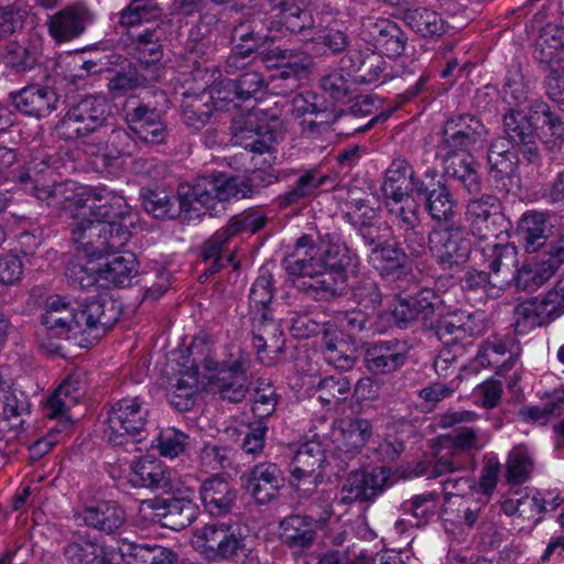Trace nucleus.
Masks as SVG:
<instances>
[{"mask_svg": "<svg viewBox=\"0 0 564 564\" xmlns=\"http://www.w3.org/2000/svg\"><path fill=\"white\" fill-rule=\"evenodd\" d=\"M465 220L470 234L479 240L497 238L502 220L500 199L491 194L471 198L466 205Z\"/></svg>", "mask_w": 564, "mask_h": 564, "instance_id": "nucleus-15", "label": "nucleus"}, {"mask_svg": "<svg viewBox=\"0 0 564 564\" xmlns=\"http://www.w3.org/2000/svg\"><path fill=\"white\" fill-rule=\"evenodd\" d=\"M245 540L232 524H206L195 532L193 546L207 560H234L245 554Z\"/></svg>", "mask_w": 564, "mask_h": 564, "instance_id": "nucleus-9", "label": "nucleus"}, {"mask_svg": "<svg viewBox=\"0 0 564 564\" xmlns=\"http://www.w3.org/2000/svg\"><path fill=\"white\" fill-rule=\"evenodd\" d=\"M85 524L107 535L120 533L127 522L124 509L116 501H102L83 511Z\"/></svg>", "mask_w": 564, "mask_h": 564, "instance_id": "nucleus-32", "label": "nucleus"}, {"mask_svg": "<svg viewBox=\"0 0 564 564\" xmlns=\"http://www.w3.org/2000/svg\"><path fill=\"white\" fill-rule=\"evenodd\" d=\"M129 480L134 487L166 489L171 485V471L152 456H143L132 464Z\"/></svg>", "mask_w": 564, "mask_h": 564, "instance_id": "nucleus-38", "label": "nucleus"}, {"mask_svg": "<svg viewBox=\"0 0 564 564\" xmlns=\"http://www.w3.org/2000/svg\"><path fill=\"white\" fill-rule=\"evenodd\" d=\"M3 58L7 67L15 73H25L37 64L39 51L35 45L11 42L6 46Z\"/></svg>", "mask_w": 564, "mask_h": 564, "instance_id": "nucleus-55", "label": "nucleus"}, {"mask_svg": "<svg viewBox=\"0 0 564 564\" xmlns=\"http://www.w3.org/2000/svg\"><path fill=\"white\" fill-rule=\"evenodd\" d=\"M532 300L534 301L535 315L541 326L547 324L564 311V286H556L549 291L540 301L536 297Z\"/></svg>", "mask_w": 564, "mask_h": 564, "instance_id": "nucleus-61", "label": "nucleus"}, {"mask_svg": "<svg viewBox=\"0 0 564 564\" xmlns=\"http://www.w3.org/2000/svg\"><path fill=\"white\" fill-rule=\"evenodd\" d=\"M99 271L100 264L94 263L91 258H88L86 262L75 259L67 263L65 276L70 286L85 290L101 281Z\"/></svg>", "mask_w": 564, "mask_h": 564, "instance_id": "nucleus-53", "label": "nucleus"}, {"mask_svg": "<svg viewBox=\"0 0 564 564\" xmlns=\"http://www.w3.org/2000/svg\"><path fill=\"white\" fill-rule=\"evenodd\" d=\"M334 181L328 175H319L315 170L305 171L293 187L276 198L280 208L300 204L317 194L319 189L329 191Z\"/></svg>", "mask_w": 564, "mask_h": 564, "instance_id": "nucleus-34", "label": "nucleus"}, {"mask_svg": "<svg viewBox=\"0 0 564 564\" xmlns=\"http://www.w3.org/2000/svg\"><path fill=\"white\" fill-rule=\"evenodd\" d=\"M270 3L282 26L291 33L302 35L305 41L315 40V20L303 0H270Z\"/></svg>", "mask_w": 564, "mask_h": 564, "instance_id": "nucleus-27", "label": "nucleus"}, {"mask_svg": "<svg viewBox=\"0 0 564 564\" xmlns=\"http://www.w3.org/2000/svg\"><path fill=\"white\" fill-rule=\"evenodd\" d=\"M413 195L423 200L425 212L434 221L445 226L455 224L453 218L456 214L457 202L447 185L432 189L424 186V188L421 187V193Z\"/></svg>", "mask_w": 564, "mask_h": 564, "instance_id": "nucleus-36", "label": "nucleus"}, {"mask_svg": "<svg viewBox=\"0 0 564 564\" xmlns=\"http://www.w3.org/2000/svg\"><path fill=\"white\" fill-rule=\"evenodd\" d=\"M350 290L351 299L360 308L375 313L382 304L380 284L371 276H361Z\"/></svg>", "mask_w": 564, "mask_h": 564, "instance_id": "nucleus-54", "label": "nucleus"}, {"mask_svg": "<svg viewBox=\"0 0 564 564\" xmlns=\"http://www.w3.org/2000/svg\"><path fill=\"white\" fill-rule=\"evenodd\" d=\"M110 107L104 97L85 96L74 102L55 126L58 139L75 141L107 124Z\"/></svg>", "mask_w": 564, "mask_h": 564, "instance_id": "nucleus-3", "label": "nucleus"}, {"mask_svg": "<svg viewBox=\"0 0 564 564\" xmlns=\"http://www.w3.org/2000/svg\"><path fill=\"white\" fill-rule=\"evenodd\" d=\"M476 161L471 155H466L459 162L458 167H447V173L458 181L470 195H477L481 191V180L476 170Z\"/></svg>", "mask_w": 564, "mask_h": 564, "instance_id": "nucleus-62", "label": "nucleus"}, {"mask_svg": "<svg viewBox=\"0 0 564 564\" xmlns=\"http://www.w3.org/2000/svg\"><path fill=\"white\" fill-rule=\"evenodd\" d=\"M256 115L249 113L242 121L235 122V135L243 148L253 153L263 154L272 150L274 132L267 127L254 124Z\"/></svg>", "mask_w": 564, "mask_h": 564, "instance_id": "nucleus-41", "label": "nucleus"}, {"mask_svg": "<svg viewBox=\"0 0 564 564\" xmlns=\"http://www.w3.org/2000/svg\"><path fill=\"white\" fill-rule=\"evenodd\" d=\"M386 67L387 62L383 56L369 48L348 51L340 59L341 70L347 72L358 85L376 83Z\"/></svg>", "mask_w": 564, "mask_h": 564, "instance_id": "nucleus-24", "label": "nucleus"}, {"mask_svg": "<svg viewBox=\"0 0 564 564\" xmlns=\"http://www.w3.org/2000/svg\"><path fill=\"white\" fill-rule=\"evenodd\" d=\"M442 301L431 289H423L414 296L400 299L393 310L388 314L393 325L408 328L409 325L420 319L426 329L442 313Z\"/></svg>", "mask_w": 564, "mask_h": 564, "instance_id": "nucleus-13", "label": "nucleus"}, {"mask_svg": "<svg viewBox=\"0 0 564 564\" xmlns=\"http://www.w3.org/2000/svg\"><path fill=\"white\" fill-rule=\"evenodd\" d=\"M80 216L99 221L122 224L127 231L134 226V217L126 198L105 185L87 188L76 200Z\"/></svg>", "mask_w": 564, "mask_h": 564, "instance_id": "nucleus-7", "label": "nucleus"}, {"mask_svg": "<svg viewBox=\"0 0 564 564\" xmlns=\"http://www.w3.org/2000/svg\"><path fill=\"white\" fill-rule=\"evenodd\" d=\"M518 152L505 138H496L491 141L487 161L489 175L494 181L501 182L516 175L519 164Z\"/></svg>", "mask_w": 564, "mask_h": 564, "instance_id": "nucleus-35", "label": "nucleus"}, {"mask_svg": "<svg viewBox=\"0 0 564 564\" xmlns=\"http://www.w3.org/2000/svg\"><path fill=\"white\" fill-rule=\"evenodd\" d=\"M343 334L335 325H326L323 332L325 359L328 364L340 370H349L355 366L356 351L343 338Z\"/></svg>", "mask_w": 564, "mask_h": 564, "instance_id": "nucleus-42", "label": "nucleus"}, {"mask_svg": "<svg viewBox=\"0 0 564 564\" xmlns=\"http://www.w3.org/2000/svg\"><path fill=\"white\" fill-rule=\"evenodd\" d=\"M199 496L205 511L214 518L230 514L237 503V490L218 475L200 485Z\"/></svg>", "mask_w": 564, "mask_h": 564, "instance_id": "nucleus-29", "label": "nucleus"}, {"mask_svg": "<svg viewBox=\"0 0 564 564\" xmlns=\"http://www.w3.org/2000/svg\"><path fill=\"white\" fill-rule=\"evenodd\" d=\"M533 115H536V120L542 117L543 127L546 128L544 132L545 139L543 142L549 149L561 147L564 143V122L561 118L551 111L549 105L540 102L532 107Z\"/></svg>", "mask_w": 564, "mask_h": 564, "instance_id": "nucleus-56", "label": "nucleus"}, {"mask_svg": "<svg viewBox=\"0 0 564 564\" xmlns=\"http://www.w3.org/2000/svg\"><path fill=\"white\" fill-rule=\"evenodd\" d=\"M107 161L132 158L140 151L137 140L129 131L117 128L111 130L106 142L99 149Z\"/></svg>", "mask_w": 564, "mask_h": 564, "instance_id": "nucleus-48", "label": "nucleus"}, {"mask_svg": "<svg viewBox=\"0 0 564 564\" xmlns=\"http://www.w3.org/2000/svg\"><path fill=\"white\" fill-rule=\"evenodd\" d=\"M552 226L544 213L529 210L520 218L516 234L527 253H533L543 248L551 234Z\"/></svg>", "mask_w": 564, "mask_h": 564, "instance_id": "nucleus-31", "label": "nucleus"}, {"mask_svg": "<svg viewBox=\"0 0 564 564\" xmlns=\"http://www.w3.org/2000/svg\"><path fill=\"white\" fill-rule=\"evenodd\" d=\"M198 458L206 473L217 474L232 466L234 452L227 446L206 444L200 448Z\"/></svg>", "mask_w": 564, "mask_h": 564, "instance_id": "nucleus-58", "label": "nucleus"}, {"mask_svg": "<svg viewBox=\"0 0 564 564\" xmlns=\"http://www.w3.org/2000/svg\"><path fill=\"white\" fill-rule=\"evenodd\" d=\"M206 368L215 371L208 383L213 393L231 403L241 402L248 392V360L242 357L231 362L206 361Z\"/></svg>", "mask_w": 564, "mask_h": 564, "instance_id": "nucleus-10", "label": "nucleus"}, {"mask_svg": "<svg viewBox=\"0 0 564 564\" xmlns=\"http://www.w3.org/2000/svg\"><path fill=\"white\" fill-rule=\"evenodd\" d=\"M160 14L161 9L158 4L148 0H131L120 14V23L127 26H134L143 21L156 19Z\"/></svg>", "mask_w": 564, "mask_h": 564, "instance_id": "nucleus-64", "label": "nucleus"}, {"mask_svg": "<svg viewBox=\"0 0 564 564\" xmlns=\"http://www.w3.org/2000/svg\"><path fill=\"white\" fill-rule=\"evenodd\" d=\"M414 172L404 159H394L386 171L383 183L381 186L382 194L386 198H390L395 203H401L405 197H410L412 193L408 186H403L405 180H410V173Z\"/></svg>", "mask_w": 564, "mask_h": 564, "instance_id": "nucleus-46", "label": "nucleus"}, {"mask_svg": "<svg viewBox=\"0 0 564 564\" xmlns=\"http://www.w3.org/2000/svg\"><path fill=\"white\" fill-rule=\"evenodd\" d=\"M536 115L531 110L530 115L521 110L510 109L503 116L505 139L530 162L540 160L539 134L533 123Z\"/></svg>", "mask_w": 564, "mask_h": 564, "instance_id": "nucleus-14", "label": "nucleus"}, {"mask_svg": "<svg viewBox=\"0 0 564 564\" xmlns=\"http://www.w3.org/2000/svg\"><path fill=\"white\" fill-rule=\"evenodd\" d=\"M481 252L494 273L501 270L512 273L518 268V250L513 245L488 241L481 248Z\"/></svg>", "mask_w": 564, "mask_h": 564, "instance_id": "nucleus-47", "label": "nucleus"}, {"mask_svg": "<svg viewBox=\"0 0 564 564\" xmlns=\"http://www.w3.org/2000/svg\"><path fill=\"white\" fill-rule=\"evenodd\" d=\"M129 130L143 143L161 145L166 143L169 130L154 108L139 105L126 113Z\"/></svg>", "mask_w": 564, "mask_h": 564, "instance_id": "nucleus-26", "label": "nucleus"}, {"mask_svg": "<svg viewBox=\"0 0 564 564\" xmlns=\"http://www.w3.org/2000/svg\"><path fill=\"white\" fill-rule=\"evenodd\" d=\"M163 30L159 25L130 34L127 48L133 58L145 65H153L163 57Z\"/></svg>", "mask_w": 564, "mask_h": 564, "instance_id": "nucleus-37", "label": "nucleus"}, {"mask_svg": "<svg viewBox=\"0 0 564 564\" xmlns=\"http://www.w3.org/2000/svg\"><path fill=\"white\" fill-rule=\"evenodd\" d=\"M59 97L54 88L39 83L10 91L7 102L18 112L34 118H45L57 109Z\"/></svg>", "mask_w": 564, "mask_h": 564, "instance_id": "nucleus-17", "label": "nucleus"}, {"mask_svg": "<svg viewBox=\"0 0 564 564\" xmlns=\"http://www.w3.org/2000/svg\"><path fill=\"white\" fill-rule=\"evenodd\" d=\"M140 199L144 210L156 219L177 218L182 223H191L202 218L188 183L178 185L175 196L163 189L142 187Z\"/></svg>", "mask_w": 564, "mask_h": 564, "instance_id": "nucleus-6", "label": "nucleus"}, {"mask_svg": "<svg viewBox=\"0 0 564 564\" xmlns=\"http://www.w3.org/2000/svg\"><path fill=\"white\" fill-rule=\"evenodd\" d=\"M63 555L66 564H113L112 551L89 539L67 543Z\"/></svg>", "mask_w": 564, "mask_h": 564, "instance_id": "nucleus-43", "label": "nucleus"}, {"mask_svg": "<svg viewBox=\"0 0 564 564\" xmlns=\"http://www.w3.org/2000/svg\"><path fill=\"white\" fill-rule=\"evenodd\" d=\"M364 33H367L373 46L388 57H399L405 51L408 36L394 21L368 18L364 23Z\"/></svg>", "mask_w": 564, "mask_h": 564, "instance_id": "nucleus-28", "label": "nucleus"}, {"mask_svg": "<svg viewBox=\"0 0 564 564\" xmlns=\"http://www.w3.org/2000/svg\"><path fill=\"white\" fill-rule=\"evenodd\" d=\"M371 254H379L378 259L381 261L379 268L380 275L393 276L403 273L408 267L409 254L401 247V242L395 241L390 243L386 240L379 248L375 249Z\"/></svg>", "mask_w": 564, "mask_h": 564, "instance_id": "nucleus-49", "label": "nucleus"}, {"mask_svg": "<svg viewBox=\"0 0 564 564\" xmlns=\"http://www.w3.org/2000/svg\"><path fill=\"white\" fill-rule=\"evenodd\" d=\"M164 512L161 513L164 527L175 531L189 527L198 514L197 505L189 498L172 497L161 501Z\"/></svg>", "mask_w": 564, "mask_h": 564, "instance_id": "nucleus-45", "label": "nucleus"}, {"mask_svg": "<svg viewBox=\"0 0 564 564\" xmlns=\"http://www.w3.org/2000/svg\"><path fill=\"white\" fill-rule=\"evenodd\" d=\"M189 186L194 204L199 207L202 216H216L218 203L248 198L241 175L214 171L197 175Z\"/></svg>", "mask_w": 564, "mask_h": 564, "instance_id": "nucleus-5", "label": "nucleus"}, {"mask_svg": "<svg viewBox=\"0 0 564 564\" xmlns=\"http://www.w3.org/2000/svg\"><path fill=\"white\" fill-rule=\"evenodd\" d=\"M69 227L72 242L78 251L91 259L109 254L111 250L124 246L131 237V231H127L122 224L99 221L87 216L80 218L79 213Z\"/></svg>", "mask_w": 564, "mask_h": 564, "instance_id": "nucleus-2", "label": "nucleus"}, {"mask_svg": "<svg viewBox=\"0 0 564 564\" xmlns=\"http://www.w3.org/2000/svg\"><path fill=\"white\" fill-rule=\"evenodd\" d=\"M390 477L391 469L384 466L351 469L341 487L340 503L372 502L389 486Z\"/></svg>", "mask_w": 564, "mask_h": 564, "instance_id": "nucleus-12", "label": "nucleus"}, {"mask_svg": "<svg viewBox=\"0 0 564 564\" xmlns=\"http://www.w3.org/2000/svg\"><path fill=\"white\" fill-rule=\"evenodd\" d=\"M487 133L485 124L476 116L457 115L444 124L442 147L448 150L447 155L456 151H470L482 143Z\"/></svg>", "mask_w": 564, "mask_h": 564, "instance_id": "nucleus-16", "label": "nucleus"}, {"mask_svg": "<svg viewBox=\"0 0 564 564\" xmlns=\"http://www.w3.org/2000/svg\"><path fill=\"white\" fill-rule=\"evenodd\" d=\"M105 436L113 446L145 438L149 411L140 397L123 398L107 411Z\"/></svg>", "mask_w": 564, "mask_h": 564, "instance_id": "nucleus-4", "label": "nucleus"}, {"mask_svg": "<svg viewBox=\"0 0 564 564\" xmlns=\"http://www.w3.org/2000/svg\"><path fill=\"white\" fill-rule=\"evenodd\" d=\"M317 529V520L313 517L291 514L280 522V540L289 549L303 552L315 542Z\"/></svg>", "mask_w": 564, "mask_h": 564, "instance_id": "nucleus-30", "label": "nucleus"}, {"mask_svg": "<svg viewBox=\"0 0 564 564\" xmlns=\"http://www.w3.org/2000/svg\"><path fill=\"white\" fill-rule=\"evenodd\" d=\"M41 322L52 337L64 338L69 333H78L76 308L58 296L47 303Z\"/></svg>", "mask_w": 564, "mask_h": 564, "instance_id": "nucleus-33", "label": "nucleus"}, {"mask_svg": "<svg viewBox=\"0 0 564 564\" xmlns=\"http://www.w3.org/2000/svg\"><path fill=\"white\" fill-rule=\"evenodd\" d=\"M533 468V462L525 447H514L508 457L506 478L511 485L525 482Z\"/></svg>", "mask_w": 564, "mask_h": 564, "instance_id": "nucleus-59", "label": "nucleus"}, {"mask_svg": "<svg viewBox=\"0 0 564 564\" xmlns=\"http://www.w3.org/2000/svg\"><path fill=\"white\" fill-rule=\"evenodd\" d=\"M291 467L290 484L296 490H301V481L316 487L325 477L329 479L325 470V452L316 442L302 444L295 452Z\"/></svg>", "mask_w": 564, "mask_h": 564, "instance_id": "nucleus-19", "label": "nucleus"}, {"mask_svg": "<svg viewBox=\"0 0 564 564\" xmlns=\"http://www.w3.org/2000/svg\"><path fill=\"white\" fill-rule=\"evenodd\" d=\"M403 21L411 30L423 37H438L446 32V22L442 15L426 7L405 9Z\"/></svg>", "mask_w": 564, "mask_h": 564, "instance_id": "nucleus-44", "label": "nucleus"}, {"mask_svg": "<svg viewBox=\"0 0 564 564\" xmlns=\"http://www.w3.org/2000/svg\"><path fill=\"white\" fill-rule=\"evenodd\" d=\"M371 434L372 426L368 420L348 417L340 421L338 430L334 432V442L338 449L358 454Z\"/></svg>", "mask_w": 564, "mask_h": 564, "instance_id": "nucleus-40", "label": "nucleus"}, {"mask_svg": "<svg viewBox=\"0 0 564 564\" xmlns=\"http://www.w3.org/2000/svg\"><path fill=\"white\" fill-rule=\"evenodd\" d=\"M304 73L305 68L303 65L297 63L284 64L282 67H278L275 73L270 76L267 87H270L272 94L289 96L300 88Z\"/></svg>", "mask_w": 564, "mask_h": 564, "instance_id": "nucleus-52", "label": "nucleus"}, {"mask_svg": "<svg viewBox=\"0 0 564 564\" xmlns=\"http://www.w3.org/2000/svg\"><path fill=\"white\" fill-rule=\"evenodd\" d=\"M553 275L540 263H523L512 272V279L507 283L517 291L532 293L540 289Z\"/></svg>", "mask_w": 564, "mask_h": 564, "instance_id": "nucleus-51", "label": "nucleus"}, {"mask_svg": "<svg viewBox=\"0 0 564 564\" xmlns=\"http://www.w3.org/2000/svg\"><path fill=\"white\" fill-rule=\"evenodd\" d=\"M315 274L332 276L336 274L341 282H346L349 275H355L359 269V257L344 242L328 241L325 243L315 259Z\"/></svg>", "mask_w": 564, "mask_h": 564, "instance_id": "nucleus-20", "label": "nucleus"}, {"mask_svg": "<svg viewBox=\"0 0 564 564\" xmlns=\"http://www.w3.org/2000/svg\"><path fill=\"white\" fill-rule=\"evenodd\" d=\"M426 330L433 332L444 346L465 350L473 344V338L482 332V327L474 321L471 314L453 313L446 316L441 314Z\"/></svg>", "mask_w": 564, "mask_h": 564, "instance_id": "nucleus-18", "label": "nucleus"}, {"mask_svg": "<svg viewBox=\"0 0 564 564\" xmlns=\"http://www.w3.org/2000/svg\"><path fill=\"white\" fill-rule=\"evenodd\" d=\"M0 409L10 430L17 433L23 430V416L30 412V403L23 391L12 390L6 392L1 400Z\"/></svg>", "mask_w": 564, "mask_h": 564, "instance_id": "nucleus-50", "label": "nucleus"}, {"mask_svg": "<svg viewBox=\"0 0 564 564\" xmlns=\"http://www.w3.org/2000/svg\"><path fill=\"white\" fill-rule=\"evenodd\" d=\"M246 491L259 503L264 505L276 497L284 485V476L278 465L261 463L240 476Z\"/></svg>", "mask_w": 564, "mask_h": 564, "instance_id": "nucleus-21", "label": "nucleus"}, {"mask_svg": "<svg viewBox=\"0 0 564 564\" xmlns=\"http://www.w3.org/2000/svg\"><path fill=\"white\" fill-rule=\"evenodd\" d=\"M316 256L310 237L302 236L296 240L294 251L283 259L282 265L300 293L316 302H329L341 296L343 290L334 278L312 275L315 274Z\"/></svg>", "mask_w": 564, "mask_h": 564, "instance_id": "nucleus-1", "label": "nucleus"}, {"mask_svg": "<svg viewBox=\"0 0 564 564\" xmlns=\"http://www.w3.org/2000/svg\"><path fill=\"white\" fill-rule=\"evenodd\" d=\"M75 308L79 334L99 330L105 333L120 316L118 306L109 297H91L77 304Z\"/></svg>", "mask_w": 564, "mask_h": 564, "instance_id": "nucleus-22", "label": "nucleus"}, {"mask_svg": "<svg viewBox=\"0 0 564 564\" xmlns=\"http://www.w3.org/2000/svg\"><path fill=\"white\" fill-rule=\"evenodd\" d=\"M557 48H561V32L545 29L535 42L533 57L543 74L545 95L553 102L564 105V64Z\"/></svg>", "mask_w": 564, "mask_h": 564, "instance_id": "nucleus-8", "label": "nucleus"}, {"mask_svg": "<svg viewBox=\"0 0 564 564\" xmlns=\"http://www.w3.org/2000/svg\"><path fill=\"white\" fill-rule=\"evenodd\" d=\"M343 217L356 231L380 220L379 210L370 206L367 200L362 198H351L348 200Z\"/></svg>", "mask_w": 564, "mask_h": 564, "instance_id": "nucleus-60", "label": "nucleus"}, {"mask_svg": "<svg viewBox=\"0 0 564 564\" xmlns=\"http://www.w3.org/2000/svg\"><path fill=\"white\" fill-rule=\"evenodd\" d=\"M409 359V344L391 339L372 344L366 349V368L375 375L392 373L402 368Z\"/></svg>", "mask_w": 564, "mask_h": 564, "instance_id": "nucleus-23", "label": "nucleus"}, {"mask_svg": "<svg viewBox=\"0 0 564 564\" xmlns=\"http://www.w3.org/2000/svg\"><path fill=\"white\" fill-rule=\"evenodd\" d=\"M138 273V260L134 253L123 251L113 253L104 264H100L99 278L102 286L123 288L130 284Z\"/></svg>", "mask_w": 564, "mask_h": 564, "instance_id": "nucleus-39", "label": "nucleus"}, {"mask_svg": "<svg viewBox=\"0 0 564 564\" xmlns=\"http://www.w3.org/2000/svg\"><path fill=\"white\" fill-rule=\"evenodd\" d=\"M429 249L438 264L452 269L466 262L471 251V245L465 236L463 226L449 224L430 231Z\"/></svg>", "mask_w": 564, "mask_h": 564, "instance_id": "nucleus-11", "label": "nucleus"}, {"mask_svg": "<svg viewBox=\"0 0 564 564\" xmlns=\"http://www.w3.org/2000/svg\"><path fill=\"white\" fill-rule=\"evenodd\" d=\"M231 79L240 102L257 99L267 87L264 77L257 70H246Z\"/></svg>", "mask_w": 564, "mask_h": 564, "instance_id": "nucleus-63", "label": "nucleus"}, {"mask_svg": "<svg viewBox=\"0 0 564 564\" xmlns=\"http://www.w3.org/2000/svg\"><path fill=\"white\" fill-rule=\"evenodd\" d=\"M214 111L215 109L206 100V93L192 97L182 105L184 122L195 130L203 129L209 122Z\"/></svg>", "mask_w": 564, "mask_h": 564, "instance_id": "nucleus-57", "label": "nucleus"}, {"mask_svg": "<svg viewBox=\"0 0 564 564\" xmlns=\"http://www.w3.org/2000/svg\"><path fill=\"white\" fill-rule=\"evenodd\" d=\"M93 21V14L84 4L66 6L50 17L47 21L50 35L58 43L80 36Z\"/></svg>", "mask_w": 564, "mask_h": 564, "instance_id": "nucleus-25", "label": "nucleus"}]
</instances>
